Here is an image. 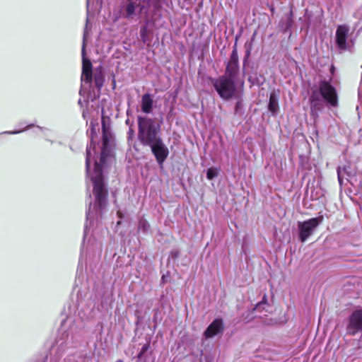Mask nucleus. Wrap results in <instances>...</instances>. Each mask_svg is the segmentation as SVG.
I'll return each instance as SVG.
<instances>
[{"label":"nucleus","mask_w":362,"mask_h":362,"mask_svg":"<svg viewBox=\"0 0 362 362\" xmlns=\"http://www.w3.org/2000/svg\"><path fill=\"white\" fill-rule=\"evenodd\" d=\"M86 27L82 45V73H81V86L80 89V94H83L86 91H90L92 88V79H93V70L92 64L90 61L86 57Z\"/></svg>","instance_id":"nucleus-4"},{"label":"nucleus","mask_w":362,"mask_h":362,"mask_svg":"<svg viewBox=\"0 0 362 362\" xmlns=\"http://www.w3.org/2000/svg\"><path fill=\"white\" fill-rule=\"evenodd\" d=\"M22 131H15V132H8V134H18L21 132Z\"/></svg>","instance_id":"nucleus-25"},{"label":"nucleus","mask_w":362,"mask_h":362,"mask_svg":"<svg viewBox=\"0 0 362 362\" xmlns=\"http://www.w3.org/2000/svg\"><path fill=\"white\" fill-rule=\"evenodd\" d=\"M210 81L218 95L223 100H228L237 95V88L234 80L228 76H221L216 78H210Z\"/></svg>","instance_id":"nucleus-3"},{"label":"nucleus","mask_w":362,"mask_h":362,"mask_svg":"<svg viewBox=\"0 0 362 362\" xmlns=\"http://www.w3.org/2000/svg\"><path fill=\"white\" fill-rule=\"evenodd\" d=\"M320 93L325 100L331 106L338 105V97L336 89L329 81H322L319 85Z\"/></svg>","instance_id":"nucleus-7"},{"label":"nucleus","mask_w":362,"mask_h":362,"mask_svg":"<svg viewBox=\"0 0 362 362\" xmlns=\"http://www.w3.org/2000/svg\"><path fill=\"white\" fill-rule=\"evenodd\" d=\"M145 0H127L124 6V16L127 19H134L140 16L147 10L145 8Z\"/></svg>","instance_id":"nucleus-6"},{"label":"nucleus","mask_w":362,"mask_h":362,"mask_svg":"<svg viewBox=\"0 0 362 362\" xmlns=\"http://www.w3.org/2000/svg\"><path fill=\"white\" fill-rule=\"evenodd\" d=\"M117 214H118V216H119V217H121V214H120V212H119V211H118V212H117Z\"/></svg>","instance_id":"nucleus-27"},{"label":"nucleus","mask_w":362,"mask_h":362,"mask_svg":"<svg viewBox=\"0 0 362 362\" xmlns=\"http://www.w3.org/2000/svg\"><path fill=\"white\" fill-rule=\"evenodd\" d=\"M278 100L275 93H272L269 97V110L275 113L278 110Z\"/></svg>","instance_id":"nucleus-16"},{"label":"nucleus","mask_w":362,"mask_h":362,"mask_svg":"<svg viewBox=\"0 0 362 362\" xmlns=\"http://www.w3.org/2000/svg\"><path fill=\"white\" fill-rule=\"evenodd\" d=\"M78 103H79V104H81V100H78Z\"/></svg>","instance_id":"nucleus-28"},{"label":"nucleus","mask_w":362,"mask_h":362,"mask_svg":"<svg viewBox=\"0 0 362 362\" xmlns=\"http://www.w3.org/2000/svg\"><path fill=\"white\" fill-rule=\"evenodd\" d=\"M138 138L142 144L149 146L160 139L158 135L160 126L156 124L153 119L138 117Z\"/></svg>","instance_id":"nucleus-2"},{"label":"nucleus","mask_w":362,"mask_h":362,"mask_svg":"<svg viewBox=\"0 0 362 362\" xmlns=\"http://www.w3.org/2000/svg\"><path fill=\"white\" fill-rule=\"evenodd\" d=\"M218 175V170L216 168H209L206 172V177L208 180H213Z\"/></svg>","instance_id":"nucleus-18"},{"label":"nucleus","mask_w":362,"mask_h":362,"mask_svg":"<svg viewBox=\"0 0 362 362\" xmlns=\"http://www.w3.org/2000/svg\"><path fill=\"white\" fill-rule=\"evenodd\" d=\"M228 63L238 64V56L235 49L233 50Z\"/></svg>","instance_id":"nucleus-20"},{"label":"nucleus","mask_w":362,"mask_h":362,"mask_svg":"<svg viewBox=\"0 0 362 362\" xmlns=\"http://www.w3.org/2000/svg\"><path fill=\"white\" fill-rule=\"evenodd\" d=\"M153 99L149 93L142 95L141 100V107L143 112L149 114L153 110Z\"/></svg>","instance_id":"nucleus-12"},{"label":"nucleus","mask_w":362,"mask_h":362,"mask_svg":"<svg viewBox=\"0 0 362 362\" xmlns=\"http://www.w3.org/2000/svg\"><path fill=\"white\" fill-rule=\"evenodd\" d=\"M349 27L341 25L337 27L336 31V42L339 49L341 50L349 49L351 46V41L349 39Z\"/></svg>","instance_id":"nucleus-9"},{"label":"nucleus","mask_w":362,"mask_h":362,"mask_svg":"<svg viewBox=\"0 0 362 362\" xmlns=\"http://www.w3.org/2000/svg\"><path fill=\"white\" fill-rule=\"evenodd\" d=\"M283 23L284 24V27L286 29H288L292 26L293 18L291 11L288 14L286 15L285 19L283 21Z\"/></svg>","instance_id":"nucleus-17"},{"label":"nucleus","mask_w":362,"mask_h":362,"mask_svg":"<svg viewBox=\"0 0 362 362\" xmlns=\"http://www.w3.org/2000/svg\"><path fill=\"white\" fill-rule=\"evenodd\" d=\"M104 82V76L100 69L99 71L95 70L94 74V83L95 86L98 88V91H100L101 87L103 85Z\"/></svg>","instance_id":"nucleus-15"},{"label":"nucleus","mask_w":362,"mask_h":362,"mask_svg":"<svg viewBox=\"0 0 362 362\" xmlns=\"http://www.w3.org/2000/svg\"><path fill=\"white\" fill-rule=\"evenodd\" d=\"M323 217L319 216L308 221L298 223L299 238L304 243L314 233L318 225L322 221Z\"/></svg>","instance_id":"nucleus-5"},{"label":"nucleus","mask_w":362,"mask_h":362,"mask_svg":"<svg viewBox=\"0 0 362 362\" xmlns=\"http://www.w3.org/2000/svg\"><path fill=\"white\" fill-rule=\"evenodd\" d=\"M103 0H87V11L88 16L90 11H94L99 9L101 7ZM88 21V16L87 17V21Z\"/></svg>","instance_id":"nucleus-14"},{"label":"nucleus","mask_w":362,"mask_h":362,"mask_svg":"<svg viewBox=\"0 0 362 362\" xmlns=\"http://www.w3.org/2000/svg\"><path fill=\"white\" fill-rule=\"evenodd\" d=\"M149 146L151 148L152 153L155 156L157 162L159 164H162L169 154L168 148L163 143L162 139H157V141Z\"/></svg>","instance_id":"nucleus-10"},{"label":"nucleus","mask_w":362,"mask_h":362,"mask_svg":"<svg viewBox=\"0 0 362 362\" xmlns=\"http://www.w3.org/2000/svg\"><path fill=\"white\" fill-rule=\"evenodd\" d=\"M112 134L105 129L104 124H103V148L99 161H94V169L92 173L90 171V163L91 159L95 158V144L91 139L90 145L86 148V170L88 175L90 177L93 183V194L95 198V204L92 206L90 204L88 211L86 214L87 220L91 221L102 215L103 210L107 205V189L103 181L102 174L103 168L110 157V142L112 141Z\"/></svg>","instance_id":"nucleus-1"},{"label":"nucleus","mask_w":362,"mask_h":362,"mask_svg":"<svg viewBox=\"0 0 362 362\" xmlns=\"http://www.w3.org/2000/svg\"><path fill=\"white\" fill-rule=\"evenodd\" d=\"M346 332L349 335L362 333V310L354 311L349 316L346 325Z\"/></svg>","instance_id":"nucleus-8"},{"label":"nucleus","mask_w":362,"mask_h":362,"mask_svg":"<svg viewBox=\"0 0 362 362\" xmlns=\"http://www.w3.org/2000/svg\"><path fill=\"white\" fill-rule=\"evenodd\" d=\"M148 346L147 344H146V345H144V346L142 347L141 351V353H140V355L143 354H144V353L147 350Z\"/></svg>","instance_id":"nucleus-24"},{"label":"nucleus","mask_w":362,"mask_h":362,"mask_svg":"<svg viewBox=\"0 0 362 362\" xmlns=\"http://www.w3.org/2000/svg\"><path fill=\"white\" fill-rule=\"evenodd\" d=\"M147 32H148V29H147V27H146V26L142 27L140 30V35H141L142 41L144 43L148 40L147 39Z\"/></svg>","instance_id":"nucleus-21"},{"label":"nucleus","mask_w":362,"mask_h":362,"mask_svg":"<svg viewBox=\"0 0 362 362\" xmlns=\"http://www.w3.org/2000/svg\"><path fill=\"white\" fill-rule=\"evenodd\" d=\"M239 71L238 64L234 63H228L226 73L223 76H228L232 80L235 81L237 78V75Z\"/></svg>","instance_id":"nucleus-13"},{"label":"nucleus","mask_w":362,"mask_h":362,"mask_svg":"<svg viewBox=\"0 0 362 362\" xmlns=\"http://www.w3.org/2000/svg\"><path fill=\"white\" fill-rule=\"evenodd\" d=\"M223 332V322L221 319L214 320L204 332L206 339L212 338Z\"/></svg>","instance_id":"nucleus-11"},{"label":"nucleus","mask_w":362,"mask_h":362,"mask_svg":"<svg viewBox=\"0 0 362 362\" xmlns=\"http://www.w3.org/2000/svg\"><path fill=\"white\" fill-rule=\"evenodd\" d=\"M311 103H312V106H313L314 108H317V106L318 102H317V101H316V100L314 99V95L312 96V101H311Z\"/></svg>","instance_id":"nucleus-23"},{"label":"nucleus","mask_w":362,"mask_h":362,"mask_svg":"<svg viewBox=\"0 0 362 362\" xmlns=\"http://www.w3.org/2000/svg\"><path fill=\"white\" fill-rule=\"evenodd\" d=\"M139 228L146 231L149 228V224L146 220H140Z\"/></svg>","instance_id":"nucleus-22"},{"label":"nucleus","mask_w":362,"mask_h":362,"mask_svg":"<svg viewBox=\"0 0 362 362\" xmlns=\"http://www.w3.org/2000/svg\"><path fill=\"white\" fill-rule=\"evenodd\" d=\"M86 228H87V226L86 227V230H85V231H84V233H85L84 236H86Z\"/></svg>","instance_id":"nucleus-26"},{"label":"nucleus","mask_w":362,"mask_h":362,"mask_svg":"<svg viewBox=\"0 0 362 362\" xmlns=\"http://www.w3.org/2000/svg\"><path fill=\"white\" fill-rule=\"evenodd\" d=\"M346 173L345 168L339 167L337 168V176L339 185H341L343 183L344 175Z\"/></svg>","instance_id":"nucleus-19"}]
</instances>
